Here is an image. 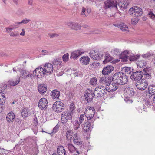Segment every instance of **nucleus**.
<instances>
[{
	"mask_svg": "<svg viewBox=\"0 0 155 155\" xmlns=\"http://www.w3.org/2000/svg\"><path fill=\"white\" fill-rule=\"evenodd\" d=\"M15 119V115L12 112H10L7 114L6 119L8 122L9 123L13 122Z\"/></svg>",
	"mask_w": 155,
	"mask_h": 155,
	"instance_id": "obj_25",
	"label": "nucleus"
},
{
	"mask_svg": "<svg viewBox=\"0 0 155 155\" xmlns=\"http://www.w3.org/2000/svg\"><path fill=\"white\" fill-rule=\"evenodd\" d=\"M114 69L112 66H107L104 67L102 71V74L104 75H107L110 74Z\"/></svg>",
	"mask_w": 155,
	"mask_h": 155,
	"instance_id": "obj_19",
	"label": "nucleus"
},
{
	"mask_svg": "<svg viewBox=\"0 0 155 155\" xmlns=\"http://www.w3.org/2000/svg\"><path fill=\"white\" fill-rule=\"evenodd\" d=\"M153 97H151L150 98H149L150 99L152 98V101L153 102L154 105L155 106V95H153Z\"/></svg>",
	"mask_w": 155,
	"mask_h": 155,
	"instance_id": "obj_60",
	"label": "nucleus"
},
{
	"mask_svg": "<svg viewBox=\"0 0 155 155\" xmlns=\"http://www.w3.org/2000/svg\"><path fill=\"white\" fill-rule=\"evenodd\" d=\"M117 5L116 1L113 0H107L104 2V8L105 9H111L113 8L116 9Z\"/></svg>",
	"mask_w": 155,
	"mask_h": 155,
	"instance_id": "obj_8",
	"label": "nucleus"
},
{
	"mask_svg": "<svg viewBox=\"0 0 155 155\" xmlns=\"http://www.w3.org/2000/svg\"><path fill=\"white\" fill-rule=\"evenodd\" d=\"M148 16L151 19L155 21V15L152 11H150L148 14Z\"/></svg>",
	"mask_w": 155,
	"mask_h": 155,
	"instance_id": "obj_44",
	"label": "nucleus"
},
{
	"mask_svg": "<svg viewBox=\"0 0 155 155\" xmlns=\"http://www.w3.org/2000/svg\"><path fill=\"white\" fill-rule=\"evenodd\" d=\"M59 63H60V61L57 59H54L53 61V64L54 65H58Z\"/></svg>",
	"mask_w": 155,
	"mask_h": 155,
	"instance_id": "obj_56",
	"label": "nucleus"
},
{
	"mask_svg": "<svg viewBox=\"0 0 155 155\" xmlns=\"http://www.w3.org/2000/svg\"><path fill=\"white\" fill-rule=\"evenodd\" d=\"M148 95H146L147 97L150 98L151 97H153V95H155V86H152L148 88Z\"/></svg>",
	"mask_w": 155,
	"mask_h": 155,
	"instance_id": "obj_31",
	"label": "nucleus"
},
{
	"mask_svg": "<svg viewBox=\"0 0 155 155\" xmlns=\"http://www.w3.org/2000/svg\"><path fill=\"white\" fill-rule=\"evenodd\" d=\"M94 91L92 90H89L85 92L84 95L85 100L87 102L89 103L92 101L93 97H94Z\"/></svg>",
	"mask_w": 155,
	"mask_h": 155,
	"instance_id": "obj_14",
	"label": "nucleus"
},
{
	"mask_svg": "<svg viewBox=\"0 0 155 155\" xmlns=\"http://www.w3.org/2000/svg\"><path fill=\"white\" fill-rule=\"evenodd\" d=\"M25 31L24 29H22V32L20 34V35L21 36H24L25 35Z\"/></svg>",
	"mask_w": 155,
	"mask_h": 155,
	"instance_id": "obj_62",
	"label": "nucleus"
},
{
	"mask_svg": "<svg viewBox=\"0 0 155 155\" xmlns=\"http://www.w3.org/2000/svg\"><path fill=\"white\" fill-rule=\"evenodd\" d=\"M114 26L119 28L122 31H128L129 30L127 25L124 23L120 24H114L113 25Z\"/></svg>",
	"mask_w": 155,
	"mask_h": 155,
	"instance_id": "obj_26",
	"label": "nucleus"
},
{
	"mask_svg": "<svg viewBox=\"0 0 155 155\" xmlns=\"http://www.w3.org/2000/svg\"><path fill=\"white\" fill-rule=\"evenodd\" d=\"M73 73L74 76V77H81L82 76V73L80 71H74Z\"/></svg>",
	"mask_w": 155,
	"mask_h": 155,
	"instance_id": "obj_45",
	"label": "nucleus"
},
{
	"mask_svg": "<svg viewBox=\"0 0 155 155\" xmlns=\"http://www.w3.org/2000/svg\"><path fill=\"white\" fill-rule=\"evenodd\" d=\"M59 125L57 124L53 129L52 133H55L57 132L59 128Z\"/></svg>",
	"mask_w": 155,
	"mask_h": 155,
	"instance_id": "obj_54",
	"label": "nucleus"
},
{
	"mask_svg": "<svg viewBox=\"0 0 155 155\" xmlns=\"http://www.w3.org/2000/svg\"><path fill=\"white\" fill-rule=\"evenodd\" d=\"M6 99V97L5 96H3V97L2 98L0 99V105H2L4 104Z\"/></svg>",
	"mask_w": 155,
	"mask_h": 155,
	"instance_id": "obj_52",
	"label": "nucleus"
},
{
	"mask_svg": "<svg viewBox=\"0 0 155 155\" xmlns=\"http://www.w3.org/2000/svg\"><path fill=\"white\" fill-rule=\"evenodd\" d=\"M10 36L15 37L19 36L20 35L19 34V33L15 31L14 32H11L10 33Z\"/></svg>",
	"mask_w": 155,
	"mask_h": 155,
	"instance_id": "obj_55",
	"label": "nucleus"
},
{
	"mask_svg": "<svg viewBox=\"0 0 155 155\" xmlns=\"http://www.w3.org/2000/svg\"><path fill=\"white\" fill-rule=\"evenodd\" d=\"M29 110L27 108H24L22 110L21 113V116L23 118H25L28 116L29 114Z\"/></svg>",
	"mask_w": 155,
	"mask_h": 155,
	"instance_id": "obj_35",
	"label": "nucleus"
},
{
	"mask_svg": "<svg viewBox=\"0 0 155 155\" xmlns=\"http://www.w3.org/2000/svg\"><path fill=\"white\" fill-rule=\"evenodd\" d=\"M20 81V79L19 77L18 78L16 81H14L12 80L9 81L8 83V84L12 86H14L18 84Z\"/></svg>",
	"mask_w": 155,
	"mask_h": 155,
	"instance_id": "obj_34",
	"label": "nucleus"
},
{
	"mask_svg": "<svg viewBox=\"0 0 155 155\" xmlns=\"http://www.w3.org/2000/svg\"><path fill=\"white\" fill-rule=\"evenodd\" d=\"M120 80L119 85H124L128 81V77L125 74L122 72Z\"/></svg>",
	"mask_w": 155,
	"mask_h": 155,
	"instance_id": "obj_27",
	"label": "nucleus"
},
{
	"mask_svg": "<svg viewBox=\"0 0 155 155\" xmlns=\"http://www.w3.org/2000/svg\"><path fill=\"white\" fill-rule=\"evenodd\" d=\"M146 103L145 104L146 105H147L148 107H150V106H152L153 105H154L153 102L152 101V102L150 101L149 100V99L148 100H147L145 101Z\"/></svg>",
	"mask_w": 155,
	"mask_h": 155,
	"instance_id": "obj_47",
	"label": "nucleus"
},
{
	"mask_svg": "<svg viewBox=\"0 0 155 155\" xmlns=\"http://www.w3.org/2000/svg\"><path fill=\"white\" fill-rule=\"evenodd\" d=\"M2 90H1L0 91V99L2 98L3 97V96H5L4 93H2Z\"/></svg>",
	"mask_w": 155,
	"mask_h": 155,
	"instance_id": "obj_63",
	"label": "nucleus"
},
{
	"mask_svg": "<svg viewBox=\"0 0 155 155\" xmlns=\"http://www.w3.org/2000/svg\"><path fill=\"white\" fill-rule=\"evenodd\" d=\"M33 2V0H28V5L31 6L32 5Z\"/></svg>",
	"mask_w": 155,
	"mask_h": 155,
	"instance_id": "obj_64",
	"label": "nucleus"
},
{
	"mask_svg": "<svg viewBox=\"0 0 155 155\" xmlns=\"http://www.w3.org/2000/svg\"><path fill=\"white\" fill-rule=\"evenodd\" d=\"M64 108V105L61 101H58L53 105V109L57 112H62Z\"/></svg>",
	"mask_w": 155,
	"mask_h": 155,
	"instance_id": "obj_7",
	"label": "nucleus"
},
{
	"mask_svg": "<svg viewBox=\"0 0 155 155\" xmlns=\"http://www.w3.org/2000/svg\"><path fill=\"white\" fill-rule=\"evenodd\" d=\"M137 64L138 66L142 68L143 67L146 65V62L145 61L142 60L138 62Z\"/></svg>",
	"mask_w": 155,
	"mask_h": 155,
	"instance_id": "obj_40",
	"label": "nucleus"
},
{
	"mask_svg": "<svg viewBox=\"0 0 155 155\" xmlns=\"http://www.w3.org/2000/svg\"><path fill=\"white\" fill-rule=\"evenodd\" d=\"M95 110L93 107H88L84 112L85 117L88 120H91L95 114Z\"/></svg>",
	"mask_w": 155,
	"mask_h": 155,
	"instance_id": "obj_4",
	"label": "nucleus"
},
{
	"mask_svg": "<svg viewBox=\"0 0 155 155\" xmlns=\"http://www.w3.org/2000/svg\"><path fill=\"white\" fill-rule=\"evenodd\" d=\"M20 72L19 77L22 79H27L29 78L32 79L34 76L32 73H30L28 71L24 69L19 70Z\"/></svg>",
	"mask_w": 155,
	"mask_h": 155,
	"instance_id": "obj_9",
	"label": "nucleus"
},
{
	"mask_svg": "<svg viewBox=\"0 0 155 155\" xmlns=\"http://www.w3.org/2000/svg\"><path fill=\"white\" fill-rule=\"evenodd\" d=\"M72 140H73L75 144L77 145L80 144L81 142L77 134H75L74 137H73Z\"/></svg>",
	"mask_w": 155,
	"mask_h": 155,
	"instance_id": "obj_37",
	"label": "nucleus"
},
{
	"mask_svg": "<svg viewBox=\"0 0 155 155\" xmlns=\"http://www.w3.org/2000/svg\"><path fill=\"white\" fill-rule=\"evenodd\" d=\"M84 118L85 116L84 114H81L80 115L78 121L79 123H80V124L82 123L83 121L84 120Z\"/></svg>",
	"mask_w": 155,
	"mask_h": 155,
	"instance_id": "obj_48",
	"label": "nucleus"
},
{
	"mask_svg": "<svg viewBox=\"0 0 155 155\" xmlns=\"http://www.w3.org/2000/svg\"><path fill=\"white\" fill-rule=\"evenodd\" d=\"M94 96L95 97L97 98H101V97H103L105 95L107 94V91L104 89H101L100 90H94Z\"/></svg>",
	"mask_w": 155,
	"mask_h": 155,
	"instance_id": "obj_17",
	"label": "nucleus"
},
{
	"mask_svg": "<svg viewBox=\"0 0 155 155\" xmlns=\"http://www.w3.org/2000/svg\"><path fill=\"white\" fill-rule=\"evenodd\" d=\"M112 52L114 55L117 56L119 58L122 59V61L123 62L127 61V58L125 57V55L127 53V51L126 50L122 52L118 48H115L112 50Z\"/></svg>",
	"mask_w": 155,
	"mask_h": 155,
	"instance_id": "obj_2",
	"label": "nucleus"
},
{
	"mask_svg": "<svg viewBox=\"0 0 155 155\" xmlns=\"http://www.w3.org/2000/svg\"><path fill=\"white\" fill-rule=\"evenodd\" d=\"M53 66L51 63H46L41 66L37 68L34 71L35 75L38 78H42L45 74L49 75L51 74L53 71Z\"/></svg>",
	"mask_w": 155,
	"mask_h": 155,
	"instance_id": "obj_1",
	"label": "nucleus"
},
{
	"mask_svg": "<svg viewBox=\"0 0 155 155\" xmlns=\"http://www.w3.org/2000/svg\"><path fill=\"white\" fill-rule=\"evenodd\" d=\"M48 101L47 100L43 98L40 99L38 102V107L41 110L46 109L47 107Z\"/></svg>",
	"mask_w": 155,
	"mask_h": 155,
	"instance_id": "obj_15",
	"label": "nucleus"
},
{
	"mask_svg": "<svg viewBox=\"0 0 155 155\" xmlns=\"http://www.w3.org/2000/svg\"><path fill=\"white\" fill-rule=\"evenodd\" d=\"M136 87L139 90H144L147 87L148 84L144 80H141V82L140 81L137 82L135 84Z\"/></svg>",
	"mask_w": 155,
	"mask_h": 155,
	"instance_id": "obj_11",
	"label": "nucleus"
},
{
	"mask_svg": "<svg viewBox=\"0 0 155 155\" xmlns=\"http://www.w3.org/2000/svg\"><path fill=\"white\" fill-rule=\"evenodd\" d=\"M129 11L130 15L136 17L140 16L143 14L142 9L137 6L130 8Z\"/></svg>",
	"mask_w": 155,
	"mask_h": 155,
	"instance_id": "obj_6",
	"label": "nucleus"
},
{
	"mask_svg": "<svg viewBox=\"0 0 155 155\" xmlns=\"http://www.w3.org/2000/svg\"><path fill=\"white\" fill-rule=\"evenodd\" d=\"M84 53L83 51L80 50H75L71 53L70 58L71 59H76Z\"/></svg>",
	"mask_w": 155,
	"mask_h": 155,
	"instance_id": "obj_21",
	"label": "nucleus"
},
{
	"mask_svg": "<svg viewBox=\"0 0 155 155\" xmlns=\"http://www.w3.org/2000/svg\"><path fill=\"white\" fill-rule=\"evenodd\" d=\"M80 123H79L78 121L76 120L75 121V123L74 124V128L75 130L78 129L80 127Z\"/></svg>",
	"mask_w": 155,
	"mask_h": 155,
	"instance_id": "obj_46",
	"label": "nucleus"
},
{
	"mask_svg": "<svg viewBox=\"0 0 155 155\" xmlns=\"http://www.w3.org/2000/svg\"><path fill=\"white\" fill-rule=\"evenodd\" d=\"M121 74V72H117L113 75L112 78V81L118 85H119L120 83V81Z\"/></svg>",
	"mask_w": 155,
	"mask_h": 155,
	"instance_id": "obj_16",
	"label": "nucleus"
},
{
	"mask_svg": "<svg viewBox=\"0 0 155 155\" xmlns=\"http://www.w3.org/2000/svg\"><path fill=\"white\" fill-rule=\"evenodd\" d=\"M72 116L71 112L66 111L62 113L61 115V120L62 123L66 124L68 120H71Z\"/></svg>",
	"mask_w": 155,
	"mask_h": 155,
	"instance_id": "obj_5",
	"label": "nucleus"
},
{
	"mask_svg": "<svg viewBox=\"0 0 155 155\" xmlns=\"http://www.w3.org/2000/svg\"><path fill=\"white\" fill-rule=\"evenodd\" d=\"M47 89V86L44 84L40 85L38 87V90L39 92L42 94L46 92Z\"/></svg>",
	"mask_w": 155,
	"mask_h": 155,
	"instance_id": "obj_33",
	"label": "nucleus"
},
{
	"mask_svg": "<svg viewBox=\"0 0 155 155\" xmlns=\"http://www.w3.org/2000/svg\"><path fill=\"white\" fill-rule=\"evenodd\" d=\"M58 155H66L65 150L64 147L59 146L57 148Z\"/></svg>",
	"mask_w": 155,
	"mask_h": 155,
	"instance_id": "obj_32",
	"label": "nucleus"
},
{
	"mask_svg": "<svg viewBox=\"0 0 155 155\" xmlns=\"http://www.w3.org/2000/svg\"><path fill=\"white\" fill-rule=\"evenodd\" d=\"M124 93L127 96V97H133L135 94L134 89L128 87L125 89Z\"/></svg>",
	"mask_w": 155,
	"mask_h": 155,
	"instance_id": "obj_18",
	"label": "nucleus"
},
{
	"mask_svg": "<svg viewBox=\"0 0 155 155\" xmlns=\"http://www.w3.org/2000/svg\"><path fill=\"white\" fill-rule=\"evenodd\" d=\"M143 75L145 76V78L147 79H151V74L149 73V72L145 70L144 69L143 70Z\"/></svg>",
	"mask_w": 155,
	"mask_h": 155,
	"instance_id": "obj_38",
	"label": "nucleus"
},
{
	"mask_svg": "<svg viewBox=\"0 0 155 155\" xmlns=\"http://www.w3.org/2000/svg\"><path fill=\"white\" fill-rule=\"evenodd\" d=\"M42 54L43 55H49L50 54L48 51L46 50H42L41 51Z\"/></svg>",
	"mask_w": 155,
	"mask_h": 155,
	"instance_id": "obj_58",
	"label": "nucleus"
},
{
	"mask_svg": "<svg viewBox=\"0 0 155 155\" xmlns=\"http://www.w3.org/2000/svg\"><path fill=\"white\" fill-rule=\"evenodd\" d=\"M60 92L57 90H53L51 93V95L53 99H58L60 96Z\"/></svg>",
	"mask_w": 155,
	"mask_h": 155,
	"instance_id": "obj_30",
	"label": "nucleus"
},
{
	"mask_svg": "<svg viewBox=\"0 0 155 155\" xmlns=\"http://www.w3.org/2000/svg\"><path fill=\"white\" fill-rule=\"evenodd\" d=\"M90 84L92 85H94L97 84V79L96 78H91L90 81Z\"/></svg>",
	"mask_w": 155,
	"mask_h": 155,
	"instance_id": "obj_43",
	"label": "nucleus"
},
{
	"mask_svg": "<svg viewBox=\"0 0 155 155\" xmlns=\"http://www.w3.org/2000/svg\"><path fill=\"white\" fill-rule=\"evenodd\" d=\"M118 87V85L113 81L112 83H110L105 87V90L106 91H107L108 92H112L117 90Z\"/></svg>",
	"mask_w": 155,
	"mask_h": 155,
	"instance_id": "obj_12",
	"label": "nucleus"
},
{
	"mask_svg": "<svg viewBox=\"0 0 155 155\" xmlns=\"http://www.w3.org/2000/svg\"><path fill=\"white\" fill-rule=\"evenodd\" d=\"M70 110V112H73L75 109V105L73 103H71L69 106Z\"/></svg>",
	"mask_w": 155,
	"mask_h": 155,
	"instance_id": "obj_53",
	"label": "nucleus"
},
{
	"mask_svg": "<svg viewBox=\"0 0 155 155\" xmlns=\"http://www.w3.org/2000/svg\"><path fill=\"white\" fill-rule=\"evenodd\" d=\"M131 68L130 67H124L123 68V70L128 74H131L133 71H131ZM133 70V69H132Z\"/></svg>",
	"mask_w": 155,
	"mask_h": 155,
	"instance_id": "obj_39",
	"label": "nucleus"
},
{
	"mask_svg": "<svg viewBox=\"0 0 155 155\" xmlns=\"http://www.w3.org/2000/svg\"><path fill=\"white\" fill-rule=\"evenodd\" d=\"M69 54L67 53L63 55L62 57L63 60L64 61L66 62L68 59Z\"/></svg>",
	"mask_w": 155,
	"mask_h": 155,
	"instance_id": "obj_50",
	"label": "nucleus"
},
{
	"mask_svg": "<svg viewBox=\"0 0 155 155\" xmlns=\"http://www.w3.org/2000/svg\"><path fill=\"white\" fill-rule=\"evenodd\" d=\"M103 59L102 60L104 64L110 62L113 59V58L111 57L109 53H104V54H103Z\"/></svg>",
	"mask_w": 155,
	"mask_h": 155,
	"instance_id": "obj_24",
	"label": "nucleus"
},
{
	"mask_svg": "<svg viewBox=\"0 0 155 155\" xmlns=\"http://www.w3.org/2000/svg\"><path fill=\"white\" fill-rule=\"evenodd\" d=\"M101 32V31L99 30H95L92 31V33L95 34H100Z\"/></svg>",
	"mask_w": 155,
	"mask_h": 155,
	"instance_id": "obj_59",
	"label": "nucleus"
},
{
	"mask_svg": "<svg viewBox=\"0 0 155 155\" xmlns=\"http://www.w3.org/2000/svg\"><path fill=\"white\" fill-rule=\"evenodd\" d=\"M111 82V79L108 76L102 77L100 78L99 81L100 84L104 86L105 87Z\"/></svg>",
	"mask_w": 155,
	"mask_h": 155,
	"instance_id": "obj_13",
	"label": "nucleus"
},
{
	"mask_svg": "<svg viewBox=\"0 0 155 155\" xmlns=\"http://www.w3.org/2000/svg\"><path fill=\"white\" fill-rule=\"evenodd\" d=\"M72 133L71 130L67 131L66 134L67 140L69 141L70 142H72L73 139Z\"/></svg>",
	"mask_w": 155,
	"mask_h": 155,
	"instance_id": "obj_36",
	"label": "nucleus"
},
{
	"mask_svg": "<svg viewBox=\"0 0 155 155\" xmlns=\"http://www.w3.org/2000/svg\"><path fill=\"white\" fill-rule=\"evenodd\" d=\"M143 77V71L139 70L136 71H132L130 78L133 81L137 82L141 80Z\"/></svg>",
	"mask_w": 155,
	"mask_h": 155,
	"instance_id": "obj_3",
	"label": "nucleus"
},
{
	"mask_svg": "<svg viewBox=\"0 0 155 155\" xmlns=\"http://www.w3.org/2000/svg\"><path fill=\"white\" fill-rule=\"evenodd\" d=\"M68 25L74 30H78L81 29V26L77 23L70 22L68 23Z\"/></svg>",
	"mask_w": 155,
	"mask_h": 155,
	"instance_id": "obj_28",
	"label": "nucleus"
},
{
	"mask_svg": "<svg viewBox=\"0 0 155 155\" xmlns=\"http://www.w3.org/2000/svg\"><path fill=\"white\" fill-rule=\"evenodd\" d=\"M68 147L69 150L71 152H73L76 150L75 147L71 144H68Z\"/></svg>",
	"mask_w": 155,
	"mask_h": 155,
	"instance_id": "obj_42",
	"label": "nucleus"
},
{
	"mask_svg": "<svg viewBox=\"0 0 155 155\" xmlns=\"http://www.w3.org/2000/svg\"><path fill=\"white\" fill-rule=\"evenodd\" d=\"M130 1V0H120L119 2L118 5L121 8V9H124L126 8L127 6L128 5Z\"/></svg>",
	"mask_w": 155,
	"mask_h": 155,
	"instance_id": "obj_22",
	"label": "nucleus"
},
{
	"mask_svg": "<svg viewBox=\"0 0 155 155\" xmlns=\"http://www.w3.org/2000/svg\"><path fill=\"white\" fill-rule=\"evenodd\" d=\"M153 55L152 54H151L150 53H147L145 54L142 55V56L145 58H149Z\"/></svg>",
	"mask_w": 155,
	"mask_h": 155,
	"instance_id": "obj_51",
	"label": "nucleus"
},
{
	"mask_svg": "<svg viewBox=\"0 0 155 155\" xmlns=\"http://www.w3.org/2000/svg\"><path fill=\"white\" fill-rule=\"evenodd\" d=\"M86 10V9L85 8H84V7L82 9V11H81V13H82L81 14L82 15H85V12Z\"/></svg>",
	"mask_w": 155,
	"mask_h": 155,
	"instance_id": "obj_61",
	"label": "nucleus"
},
{
	"mask_svg": "<svg viewBox=\"0 0 155 155\" xmlns=\"http://www.w3.org/2000/svg\"><path fill=\"white\" fill-rule=\"evenodd\" d=\"M31 21V20L30 19H27L26 18H25L23 19L21 22H17L15 23V24L17 25H20V24H26L30 21Z\"/></svg>",
	"mask_w": 155,
	"mask_h": 155,
	"instance_id": "obj_41",
	"label": "nucleus"
},
{
	"mask_svg": "<svg viewBox=\"0 0 155 155\" xmlns=\"http://www.w3.org/2000/svg\"><path fill=\"white\" fill-rule=\"evenodd\" d=\"M14 28H9L6 27V32L7 33L10 32L11 31L14 29Z\"/></svg>",
	"mask_w": 155,
	"mask_h": 155,
	"instance_id": "obj_57",
	"label": "nucleus"
},
{
	"mask_svg": "<svg viewBox=\"0 0 155 155\" xmlns=\"http://www.w3.org/2000/svg\"><path fill=\"white\" fill-rule=\"evenodd\" d=\"M90 58L87 56H84L80 58V61L82 64L87 65L90 61Z\"/></svg>",
	"mask_w": 155,
	"mask_h": 155,
	"instance_id": "obj_29",
	"label": "nucleus"
},
{
	"mask_svg": "<svg viewBox=\"0 0 155 155\" xmlns=\"http://www.w3.org/2000/svg\"><path fill=\"white\" fill-rule=\"evenodd\" d=\"M101 89H104V90L106 91L105 87L103 85H101L99 86L96 87L94 90H100Z\"/></svg>",
	"mask_w": 155,
	"mask_h": 155,
	"instance_id": "obj_49",
	"label": "nucleus"
},
{
	"mask_svg": "<svg viewBox=\"0 0 155 155\" xmlns=\"http://www.w3.org/2000/svg\"><path fill=\"white\" fill-rule=\"evenodd\" d=\"M125 57L127 58V61L129 59L130 61H136L137 59H138L140 56H137V55H134L132 54H130L127 51V53L125 55Z\"/></svg>",
	"mask_w": 155,
	"mask_h": 155,
	"instance_id": "obj_20",
	"label": "nucleus"
},
{
	"mask_svg": "<svg viewBox=\"0 0 155 155\" xmlns=\"http://www.w3.org/2000/svg\"><path fill=\"white\" fill-rule=\"evenodd\" d=\"M91 123L88 121L84 122L83 124H81V126L83 130L86 132H88L90 129L91 125Z\"/></svg>",
	"mask_w": 155,
	"mask_h": 155,
	"instance_id": "obj_23",
	"label": "nucleus"
},
{
	"mask_svg": "<svg viewBox=\"0 0 155 155\" xmlns=\"http://www.w3.org/2000/svg\"><path fill=\"white\" fill-rule=\"evenodd\" d=\"M90 57L94 60L103 59V54L102 52H96L94 50L91 51L89 53Z\"/></svg>",
	"mask_w": 155,
	"mask_h": 155,
	"instance_id": "obj_10",
	"label": "nucleus"
}]
</instances>
